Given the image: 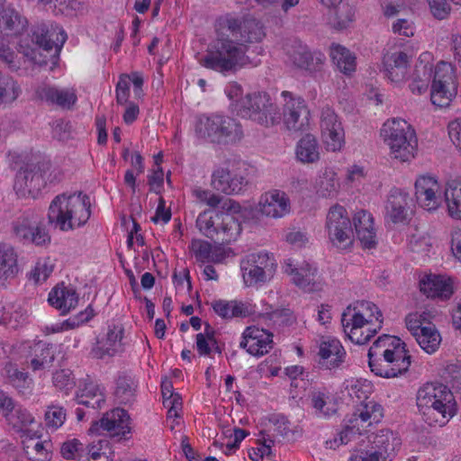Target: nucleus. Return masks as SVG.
Segmentation results:
<instances>
[{"mask_svg":"<svg viewBox=\"0 0 461 461\" xmlns=\"http://www.w3.org/2000/svg\"><path fill=\"white\" fill-rule=\"evenodd\" d=\"M409 57L405 52L397 51L384 58L385 76L392 81L399 83L406 78L409 68Z\"/></svg>","mask_w":461,"mask_h":461,"instance_id":"nucleus-28","label":"nucleus"},{"mask_svg":"<svg viewBox=\"0 0 461 461\" xmlns=\"http://www.w3.org/2000/svg\"><path fill=\"white\" fill-rule=\"evenodd\" d=\"M289 61L297 68L315 74L322 71L326 57L320 50H311L299 40H293L285 45Z\"/></svg>","mask_w":461,"mask_h":461,"instance_id":"nucleus-14","label":"nucleus"},{"mask_svg":"<svg viewBox=\"0 0 461 461\" xmlns=\"http://www.w3.org/2000/svg\"><path fill=\"white\" fill-rule=\"evenodd\" d=\"M216 345L214 331L209 324H206L205 334L198 333L196 335V348L200 355H209L212 351L211 344Z\"/></svg>","mask_w":461,"mask_h":461,"instance_id":"nucleus-56","label":"nucleus"},{"mask_svg":"<svg viewBox=\"0 0 461 461\" xmlns=\"http://www.w3.org/2000/svg\"><path fill=\"white\" fill-rule=\"evenodd\" d=\"M420 290L427 297L448 299L453 294L452 285L440 276L429 275L420 281Z\"/></svg>","mask_w":461,"mask_h":461,"instance_id":"nucleus-27","label":"nucleus"},{"mask_svg":"<svg viewBox=\"0 0 461 461\" xmlns=\"http://www.w3.org/2000/svg\"><path fill=\"white\" fill-rule=\"evenodd\" d=\"M91 203L86 194L57 195L50 204L48 220L50 225L62 231L83 226L90 218Z\"/></svg>","mask_w":461,"mask_h":461,"instance_id":"nucleus-4","label":"nucleus"},{"mask_svg":"<svg viewBox=\"0 0 461 461\" xmlns=\"http://www.w3.org/2000/svg\"><path fill=\"white\" fill-rule=\"evenodd\" d=\"M259 211L267 217L282 218L290 212V200L287 194L280 190H270L261 195Z\"/></svg>","mask_w":461,"mask_h":461,"instance_id":"nucleus-23","label":"nucleus"},{"mask_svg":"<svg viewBox=\"0 0 461 461\" xmlns=\"http://www.w3.org/2000/svg\"><path fill=\"white\" fill-rule=\"evenodd\" d=\"M357 239L365 249H373L376 246V233L374 225L370 228H359L356 230Z\"/></svg>","mask_w":461,"mask_h":461,"instance_id":"nucleus-59","label":"nucleus"},{"mask_svg":"<svg viewBox=\"0 0 461 461\" xmlns=\"http://www.w3.org/2000/svg\"><path fill=\"white\" fill-rule=\"evenodd\" d=\"M44 173L39 166L21 169L15 177L14 188L20 196L35 198L45 186Z\"/></svg>","mask_w":461,"mask_h":461,"instance_id":"nucleus-20","label":"nucleus"},{"mask_svg":"<svg viewBox=\"0 0 461 461\" xmlns=\"http://www.w3.org/2000/svg\"><path fill=\"white\" fill-rule=\"evenodd\" d=\"M189 249L196 261L203 264L219 263L224 258V253L221 248H212L211 243L203 240H193Z\"/></svg>","mask_w":461,"mask_h":461,"instance_id":"nucleus-33","label":"nucleus"},{"mask_svg":"<svg viewBox=\"0 0 461 461\" xmlns=\"http://www.w3.org/2000/svg\"><path fill=\"white\" fill-rule=\"evenodd\" d=\"M222 212L205 210L196 219V226L207 238L213 240L219 229Z\"/></svg>","mask_w":461,"mask_h":461,"instance_id":"nucleus-41","label":"nucleus"},{"mask_svg":"<svg viewBox=\"0 0 461 461\" xmlns=\"http://www.w3.org/2000/svg\"><path fill=\"white\" fill-rule=\"evenodd\" d=\"M330 57L338 69L345 74L351 75L356 70V57L345 47L333 44L330 49Z\"/></svg>","mask_w":461,"mask_h":461,"instance_id":"nucleus-40","label":"nucleus"},{"mask_svg":"<svg viewBox=\"0 0 461 461\" xmlns=\"http://www.w3.org/2000/svg\"><path fill=\"white\" fill-rule=\"evenodd\" d=\"M419 71L422 74V80H411L410 89L413 94L421 95L425 93L429 87L431 78L432 67L429 64L420 63Z\"/></svg>","mask_w":461,"mask_h":461,"instance_id":"nucleus-55","label":"nucleus"},{"mask_svg":"<svg viewBox=\"0 0 461 461\" xmlns=\"http://www.w3.org/2000/svg\"><path fill=\"white\" fill-rule=\"evenodd\" d=\"M339 182L333 171H325L316 183L317 193L326 198L335 197L339 190Z\"/></svg>","mask_w":461,"mask_h":461,"instance_id":"nucleus-44","label":"nucleus"},{"mask_svg":"<svg viewBox=\"0 0 461 461\" xmlns=\"http://www.w3.org/2000/svg\"><path fill=\"white\" fill-rule=\"evenodd\" d=\"M20 94V88L12 77L0 72V105L14 102Z\"/></svg>","mask_w":461,"mask_h":461,"instance_id":"nucleus-47","label":"nucleus"},{"mask_svg":"<svg viewBox=\"0 0 461 461\" xmlns=\"http://www.w3.org/2000/svg\"><path fill=\"white\" fill-rule=\"evenodd\" d=\"M456 95L454 69L450 63L441 61L435 68L431 84V103L440 108L447 107Z\"/></svg>","mask_w":461,"mask_h":461,"instance_id":"nucleus-10","label":"nucleus"},{"mask_svg":"<svg viewBox=\"0 0 461 461\" xmlns=\"http://www.w3.org/2000/svg\"><path fill=\"white\" fill-rule=\"evenodd\" d=\"M334 9V26L338 29H344L353 21L355 10L347 3L338 5Z\"/></svg>","mask_w":461,"mask_h":461,"instance_id":"nucleus-52","label":"nucleus"},{"mask_svg":"<svg viewBox=\"0 0 461 461\" xmlns=\"http://www.w3.org/2000/svg\"><path fill=\"white\" fill-rule=\"evenodd\" d=\"M371 445L365 449L375 461H387L400 445L399 439L389 429H381L370 439Z\"/></svg>","mask_w":461,"mask_h":461,"instance_id":"nucleus-24","label":"nucleus"},{"mask_svg":"<svg viewBox=\"0 0 461 461\" xmlns=\"http://www.w3.org/2000/svg\"><path fill=\"white\" fill-rule=\"evenodd\" d=\"M273 334L264 329L248 327L242 334L240 347L255 357L267 354L273 348Z\"/></svg>","mask_w":461,"mask_h":461,"instance_id":"nucleus-21","label":"nucleus"},{"mask_svg":"<svg viewBox=\"0 0 461 461\" xmlns=\"http://www.w3.org/2000/svg\"><path fill=\"white\" fill-rule=\"evenodd\" d=\"M276 263L267 253L250 254L240 262L244 283L247 286L264 284L276 272Z\"/></svg>","mask_w":461,"mask_h":461,"instance_id":"nucleus-11","label":"nucleus"},{"mask_svg":"<svg viewBox=\"0 0 461 461\" xmlns=\"http://www.w3.org/2000/svg\"><path fill=\"white\" fill-rule=\"evenodd\" d=\"M123 333L124 328L122 325H109L105 336L97 340L96 345L92 349L94 357L102 359L105 357H113L114 355L122 352Z\"/></svg>","mask_w":461,"mask_h":461,"instance_id":"nucleus-22","label":"nucleus"},{"mask_svg":"<svg viewBox=\"0 0 461 461\" xmlns=\"http://www.w3.org/2000/svg\"><path fill=\"white\" fill-rule=\"evenodd\" d=\"M53 33H50L43 27H39L32 33V38H23L19 42L18 51L28 58L32 63L44 67L50 64L56 66L59 55L63 43L66 41L67 34L64 31L59 32L55 42L52 40Z\"/></svg>","mask_w":461,"mask_h":461,"instance_id":"nucleus-6","label":"nucleus"},{"mask_svg":"<svg viewBox=\"0 0 461 461\" xmlns=\"http://www.w3.org/2000/svg\"><path fill=\"white\" fill-rule=\"evenodd\" d=\"M296 158L303 163H314L320 158L319 145L315 136L306 134L296 145Z\"/></svg>","mask_w":461,"mask_h":461,"instance_id":"nucleus-38","label":"nucleus"},{"mask_svg":"<svg viewBox=\"0 0 461 461\" xmlns=\"http://www.w3.org/2000/svg\"><path fill=\"white\" fill-rule=\"evenodd\" d=\"M194 130L199 138L218 144L235 143L243 137L242 126L237 120L219 114L199 117Z\"/></svg>","mask_w":461,"mask_h":461,"instance_id":"nucleus-8","label":"nucleus"},{"mask_svg":"<svg viewBox=\"0 0 461 461\" xmlns=\"http://www.w3.org/2000/svg\"><path fill=\"white\" fill-rule=\"evenodd\" d=\"M28 317V311L21 304H6L3 307L1 322L12 329L23 325Z\"/></svg>","mask_w":461,"mask_h":461,"instance_id":"nucleus-43","label":"nucleus"},{"mask_svg":"<svg viewBox=\"0 0 461 461\" xmlns=\"http://www.w3.org/2000/svg\"><path fill=\"white\" fill-rule=\"evenodd\" d=\"M265 37L264 26L258 20L228 14L199 63L220 73L234 72L246 63L250 45L262 41Z\"/></svg>","mask_w":461,"mask_h":461,"instance_id":"nucleus-1","label":"nucleus"},{"mask_svg":"<svg viewBox=\"0 0 461 461\" xmlns=\"http://www.w3.org/2000/svg\"><path fill=\"white\" fill-rule=\"evenodd\" d=\"M136 384L127 375L119 376L116 382L114 395L121 404H130L135 399Z\"/></svg>","mask_w":461,"mask_h":461,"instance_id":"nucleus-45","label":"nucleus"},{"mask_svg":"<svg viewBox=\"0 0 461 461\" xmlns=\"http://www.w3.org/2000/svg\"><path fill=\"white\" fill-rule=\"evenodd\" d=\"M326 231L330 242L339 248L351 244L353 229L347 210L339 205L331 206L327 213Z\"/></svg>","mask_w":461,"mask_h":461,"instance_id":"nucleus-13","label":"nucleus"},{"mask_svg":"<svg viewBox=\"0 0 461 461\" xmlns=\"http://www.w3.org/2000/svg\"><path fill=\"white\" fill-rule=\"evenodd\" d=\"M259 435L261 436V438L257 440V444L264 447L265 448H267V450L265 452H262L259 448H251L249 452V457L252 461H263L265 456H274L272 447L275 445V440L269 438H266L267 434L264 430H261L259 432Z\"/></svg>","mask_w":461,"mask_h":461,"instance_id":"nucleus-53","label":"nucleus"},{"mask_svg":"<svg viewBox=\"0 0 461 461\" xmlns=\"http://www.w3.org/2000/svg\"><path fill=\"white\" fill-rule=\"evenodd\" d=\"M212 308L214 312L223 319L244 317L248 313L245 305L242 303H238L235 301H217L213 303Z\"/></svg>","mask_w":461,"mask_h":461,"instance_id":"nucleus-46","label":"nucleus"},{"mask_svg":"<svg viewBox=\"0 0 461 461\" xmlns=\"http://www.w3.org/2000/svg\"><path fill=\"white\" fill-rule=\"evenodd\" d=\"M432 15L438 19H446L450 14V5L447 0H428Z\"/></svg>","mask_w":461,"mask_h":461,"instance_id":"nucleus-60","label":"nucleus"},{"mask_svg":"<svg viewBox=\"0 0 461 461\" xmlns=\"http://www.w3.org/2000/svg\"><path fill=\"white\" fill-rule=\"evenodd\" d=\"M357 239L365 249H373L376 246V233L374 225L370 228H359L356 230Z\"/></svg>","mask_w":461,"mask_h":461,"instance_id":"nucleus-58","label":"nucleus"},{"mask_svg":"<svg viewBox=\"0 0 461 461\" xmlns=\"http://www.w3.org/2000/svg\"><path fill=\"white\" fill-rule=\"evenodd\" d=\"M237 113L262 126L270 127L278 124L281 113L275 102L266 93L249 94L236 104Z\"/></svg>","mask_w":461,"mask_h":461,"instance_id":"nucleus-9","label":"nucleus"},{"mask_svg":"<svg viewBox=\"0 0 461 461\" xmlns=\"http://www.w3.org/2000/svg\"><path fill=\"white\" fill-rule=\"evenodd\" d=\"M285 272L292 276L293 283L304 290H312L311 285L314 282L316 268L311 264L303 262L302 265H294L292 259L285 260Z\"/></svg>","mask_w":461,"mask_h":461,"instance_id":"nucleus-31","label":"nucleus"},{"mask_svg":"<svg viewBox=\"0 0 461 461\" xmlns=\"http://www.w3.org/2000/svg\"><path fill=\"white\" fill-rule=\"evenodd\" d=\"M93 310L87 307L86 311L80 312L77 315L63 321L64 330L75 329L79 325L88 321L93 317Z\"/></svg>","mask_w":461,"mask_h":461,"instance_id":"nucleus-63","label":"nucleus"},{"mask_svg":"<svg viewBox=\"0 0 461 461\" xmlns=\"http://www.w3.org/2000/svg\"><path fill=\"white\" fill-rule=\"evenodd\" d=\"M450 390L442 384L427 383L417 393V406L429 426L445 425L455 414Z\"/></svg>","mask_w":461,"mask_h":461,"instance_id":"nucleus-5","label":"nucleus"},{"mask_svg":"<svg viewBox=\"0 0 461 461\" xmlns=\"http://www.w3.org/2000/svg\"><path fill=\"white\" fill-rule=\"evenodd\" d=\"M89 431L96 434L106 431L111 437L125 438L131 432L130 416L123 409H113L105 412L99 420L93 422Z\"/></svg>","mask_w":461,"mask_h":461,"instance_id":"nucleus-16","label":"nucleus"},{"mask_svg":"<svg viewBox=\"0 0 461 461\" xmlns=\"http://www.w3.org/2000/svg\"><path fill=\"white\" fill-rule=\"evenodd\" d=\"M218 233H216L215 241L221 244H229L235 240L241 232L240 223L230 213L222 212Z\"/></svg>","mask_w":461,"mask_h":461,"instance_id":"nucleus-35","label":"nucleus"},{"mask_svg":"<svg viewBox=\"0 0 461 461\" xmlns=\"http://www.w3.org/2000/svg\"><path fill=\"white\" fill-rule=\"evenodd\" d=\"M24 452L31 461H50L52 443L50 440L35 441L32 438L24 442Z\"/></svg>","mask_w":461,"mask_h":461,"instance_id":"nucleus-42","label":"nucleus"},{"mask_svg":"<svg viewBox=\"0 0 461 461\" xmlns=\"http://www.w3.org/2000/svg\"><path fill=\"white\" fill-rule=\"evenodd\" d=\"M36 94L40 99L67 109L71 108L77 100L74 90L59 89L50 86H40Z\"/></svg>","mask_w":461,"mask_h":461,"instance_id":"nucleus-29","label":"nucleus"},{"mask_svg":"<svg viewBox=\"0 0 461 461\" xmlns=\"http://www.w3.org/2000/svg\"><path fill=\"white\" fill-rule=\"evenodd\" d=\"M413 199L400 188L390 190L385 203V218L393 223H404L412 212Z\"/></svg>","mask_w":461,"mask_h":461,"instance_id":"nucleus-18","label":"nucleus"},{"mask_svg":"<svg viewBox=\"0 0 461 461\" xmlns=\"http://www.w3.org/2000/svg\"><path fill=\"white\" fill-rule=\"evenodd\" d=\"M53 271V266L48 260L39 261L32 270V277L36 283L45 281Z\"/></svg>","mask_w":461,"mask_h":461,"instance_id":"nucleus-64","label":"nucleus"},{"mask_svg":"<svg viewBox=\"0 0 461 461\" xmlns=\"http://www.w3.org/2000/svg\"><path fill=\"white\" fill-rule=\"evenodd\" d=\"M5 417L9 425L13 427L16 431L25 432L27 426L32 424L34 420L32 414L22 409H16L13 411L5 413Z\"/></svg>","mask_w":461,"mask_h":461,"instance_id":"nucleus-49","label":"nucleus"},{"mask_svg":"<svg viewBox=\"0 0 461 461\" xmlns=\"http://www.w3.org/2000/svg\"><path fill=\"white\" fill-rule=\"evenodd\" d=\"M382 406L376 403L373 400H367L366 402H362L360 404V408L357 410L355 415H357L363 422L369 421V424L372 422H377L383 416L382 413Z\"/></svg>","mask_w":461,"mask_h":461,"instance_id":"nucleus-48","label":"nucleus"},{"mask_svg":"<svg viewBox=\"0 0 461 461\" xmlns=\"http://www.w3.org/2000/svg\"><path fill=\"white\" fill-rule=\"evenodd\" d=\"M130 96V77L128 75H122L116 85V102L123 105L127 104Z\"/></svg>","mask_w":461,"mask_h":461,"instance_id":"nucleus-62","label":"nucleus"},{"mask_svg":"<svg viewBox=\"0 0 461 461\" xmlns=\"http://www.w3.org/2000/svg\"><path fill=\"white\" fill-rule=\"evenodd\" d=\"M444 197L449 216L461 220V176L449 178L447 181Z\"/></svg>","mask_w":461,"mask_h":461,"instance_id":"nucleus-32","label":"nucleus"},{"mask_svg":"<svg viewBox=\"0 0 461 461\" xmlns=\"http://www.w3.org/2000/svg\"><path fill=\"white\" fill-rule=\"evenodd\" d=\"M44 419L46 426L55 430L63 425L66 420V411L60 406H49L45 412Z\"/></svg>","mask_w":461,"mask_h":461,"instance_id":"nucleus-54","label":"nucleus"},{"mask_svg":"<svg viewBox=\"0 0 461 461\" xmlns=\"http://www.w3.org/2000/svg\"><path fill=\"white\" fill-rule=\"evenodd\" d=\"M341 323L353 343L364 345L382 328L383 314L375 303L357 301L344 311Z\"/></svg>","mask_w":461,"mask_h":461,"instance_id":"nucleus-3","label":"nucleus"},{"mask_svg":"<svg viewBox=\"0 0 461 461\" xmlns=\"http://www.w3.org/2000/svg\"><path fill=\"white\" fill-rule=\"evenodd\" d=\"M438 191V184L434 177L423 176L415 182L417 203L429 212L437 210L441 204V197Z\"/></svg>","mask_w":461,"mask_h":461,"instance_id":"nucleus-25","label":"nucleus"},{"mask_svg":"<svg viewBox=\"0 0 461 461\" xmlns=\"http://www.w3.org/2000/svg\"><path fill=\"white\" fill-rule=\"evenodd\" d=\"M285 103L283 107L284 123L289 131H303L309 124L310 111L301 97H293L284 93Z\"/></svg>","mask_w":461,"mask_h":461,"instance_id":"nucleus-19","label":"nucleus"},{"mask_svg":"<svg viewBox=\"0 0 461 461\" xmlns=\"http://www.w3.org/2000/svg\"><path fill=\"white\" fill-rule=\"evenodd\" d=\"M318 356L319 365L325 369L339 367L345 359L346 351L337 339H327L321 341Z\"/></svg>","mask_w":461,"mask_h":461,"instance_id":"nucleus-26","label":"nucleus"},{"mask_svg":"<svg viewBox=\"0 0 461 461\" xmlns=\"http://www.w3.org/2000/svg\"><path fill=\"white\" fill-rule=\"evenodd\" d=\"M5 24V30L8 31L6 34L20 33L26 27L27 21L23 19L18 12L14 9H6L4 11L0 23Z\"/></svg>","mask_w":461,"mask_h":461,"instance_id":"nucleus-50","label":"nucleus"},{"mask_svg":"<svg viewBox=\"0 0 461 461\" xmlns=\"http://www.w3.org/2000/svg\"><path fill=\"white\" fill-rule=\"evenodd\" d=\"M320 125L326 149L333 152L340 150L345 142L344 129L338 115L330 107L322 109Z\"/></svg>","mask_w":461,"mask_h":461,"instance_id":"nucleus-17","label":"nucleus"},{"mask_svg":"<svg viewBox=\"0 0 461 461\" xmlns=\"http://www.w3.org/2000/svg\"><path fill=\"white\" fill-rule=\"evenodd\" d=\"M14 233L23 244H33L44 247L50 243V235L46 230L44 223L34 213H25L13 222Z\"/></svg>","mask_w":461,"mask_h":461,"instance_id":"nucleus-12","label":"nucleus"},{"mask_svg":"<svg viewBox=\"0 0 461 461\" xmlns=\"http://www.w3.org/2000/svg\"><path fill=\"white\" fill-rule=\"evenodd\" d=\"M247 169L240 167L230 169L220 167L212 174V187L227 195L241 194L246 190L249 182Z\"/></svg>","mask_w":461,"mask_h":461,"instance_id":"nucleus-15","label":"nucleus"},{"mask_svg":"<svg viewBox=\"0 0 461 461\" xmlns=\"http://www.w3.org/2000/svg\"><path fill=\"white\" fill-rule=\"evenodd\" d=\"M76 401L77 404L100 409L105 402V397L100 386L94 383H86L80 393L77 394Z\"/></svg>","mask_w":461,"mask_h":461,"instance_id":"nucleus-36","label":"nucleus"},{"mask_svg":"<svg viewBox=\"0 0 461 461\" xmlns=\"http://www.w3.org/2000/svg\"><path fill=\"white\" fill-rule=\"evenodd\" d=\"M32 352L29 366L33 371L44 370L51 366L55 359V351L52 346L40 341L33 346Z\"/></svg>","mask_w":461,"mask_h":461,"instance_id":"nucleus-34","label":"nucleus"},{"mask_svg":"<svg viewBox=\"0 0 461 461\" xmlns=\"http://www.w3.org/2000/svg\"><path fill=\"white\" fill-rule=\"evenodd\" d=\"M5 372L8 382L19 391L22 392L30 387L31 379L28 377V374L18 370L15 365L12 363L5 365Z\"/></svg>","mask_w":461,"mask_h":461,"instance_id":"nucleus-51","label":"nucleus"},{"mask_svg":"<svg viewBox=\"0 0 461 461\" xmlns=\"http://www.w3.org/2000/svg\"><path fill=\"white\" fill-rule=\"evenodd\" d=\"M417 343L428 354L436 352L441 342V336L436 327L428 323L424 328L414 333Z\"/></svg>","mask_w":461,"mask_h":461,"instance_id":"nucleus-39","label":"nucleus"},{"mask_svg":"<svg viewBox=\"0 0 461 461\" xmlns=\"http://www.w3.org/2000/svg\"><path fill=\"white\" fill-rule=\"evenodd\" d=\"M53 384L60 390H68L74 387L75 379L69 369H60L53 374Z\"/></svg>","mask_w":461,"mask_h":461,"instance_id":"nucleus-57","label":"nucleus"},{"mask_svg":"<svg viewBox=\"0 0 461 461\" xmlns=\"http://www.w3.org/2000/svg\"><path fill=\"white\" fill-rule=\"evenodd\" d=\"M428 313L423 312L422 313L413 312L406 316L405 322L407 329L411 331L413 336L414 333L418 332L420 329L424 328L425 321L427 320Z\"/></svg>","mask_w":461,"mask_h":461,"instance_id":"nucleus-61","label":"nucleus"},{"mask_svg":"<svg viewBox=\"0 0 461 461\" xmlns=\"http://www.w3.org/2000/svg\"><path fill=\"white\" fill-rule=\"evenodd\" d=\"M19 271L17 254L11 245L0 243V278H14Z\"/></svg>","mask_w":461,"mask_h":461,"instance_id":"nucleus-37","label":"nucleus"},{"mask_svg":"<svg viewBox=\"0 0 461 461\" xmlns=\"http://www.w3.org/2000/svg\"><path fill=\"white\" fill-rule=\"evenodd\" d=\"M78 299V294L74 288L57 285L49 294L48 301L51 306L61 311L62 314H66L76 308Z\"/></svg>","mask_w":461,"mask_h":461,"instance_id":"nucleus-30","label":"nucleus"},{"mask_svg":"<svg viewBox=\"0 0 461 461\" xmlns=\"http://www.w3.org/2000/svg\"><path fill=\"white\" fill-rule=\"evenodd\" d=\"M381 137L393 158L405 162L415 157L418 140L414 129L405 120L386 121L381 129Z\"/></svg>","mask_w":461,"mask_h":461,"instance_id":"nucleus-7","label":"nucleus"},{"mask_svg":"<svg viewBox=\"0 0 461 461\" xmlns=\"http://www.w3.org/2000/svg\"><path fill=\"white\" fill-rule=\"evenodd\" d=\"M368 365L375 375L393 378L408 371L411 356L399 338L384 334L370 347Z\"/></svg>","mask_w":461,"mask_h":461,"instance_id":"nucleus-2","label":"nucleus"}]
</instances>
